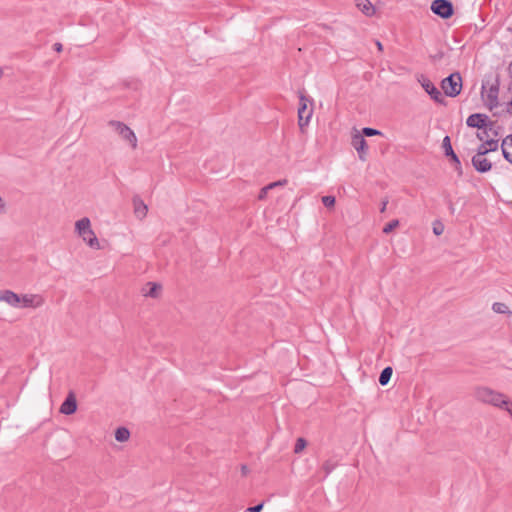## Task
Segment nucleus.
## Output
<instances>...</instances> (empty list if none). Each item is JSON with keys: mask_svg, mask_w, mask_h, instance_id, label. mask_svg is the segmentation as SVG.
<instances>
[{"mask_svg": "<svg viewBox=\"0 0 512 512\" xmlns=\"http://www.w3.org/2000/svg\"><path fill=\"white\" fill-rule=\"evenodd\" d=\"M421 85H422L423 89L431 96V98L435 102H437V103L443 102L444 97H443L442 93L438 90L437 87H435V85L429 79L423 78L421 81Z\"/></svg>", "mask_w": 512, "mask_h": 512, "instance_id": "nucleus-9", "label": "nucleus"}, {"mask_svg": "<svg viewBox=\"0 0 512 512\" xmlns=\"http://www.w3.org/2000/svg\"><path fill=\"white\" fill-rule=\"evenodd\" d=\"M498 149V140H486L481 143L477 148V153L472 157V164L474 168L480 172L485 173L491 170L492 163L485 155L489 152L496 151Z\"/></svg>", "mask_w": 512, "mask_h": 512, "instance_id": "nucleus-2", "label": "nucleus"}, {"mask_svg": "<svg viewBox=\"0 0 512 512\" xmlns=\"http://www.w3.org/2000/svg\"><path fill=\"white\" fill-rule=\"evenodd\" d=\"M308 101L309 100L304 95L300 96V103L298 108V124L301 130H303V128L309 124L313 113L312 109H307Z\"/></svg>", "mask_w": 512, "mask_h": 512, "instance_id": "nucleus-6", "label": "nucleus"}, {"mask_svg": "<svg viewBox=\"0 0 512 512\" xmlns=\"http://www.w3.org/2000/svg\"><path fill=\"white\" fill-rule=\"evenodd\" d=\"M501 148L504 158L512 164V134L503 139Z\"/></svg>", "mask_w": 512, "mask_h": 512, "instance_id": "nucleus-16", "label": "nucleus"}, {"mask_svg": "<svg viewBox=\"0 0 512 512\" xmlns=\"http://www.w3.org/2000/svg\"><path fill=\"white\" fill-rule=\"evenodd\" d=\"M306 445H307V443H306L305 439L298 438L296 441L295 447H294V452L295 453L302 452L305 449Z\"/></svg>", "mask_w": 512, "mask_h": 512, "instance_id": "nucleus-25", "label": "nucleus"}, {"mask_svg": "<svg viewBox=\"0 0 512 512\" xmlns=\"http://www.w3.org/2000/svg\"><path fill=\"white\" fill-rule=\"evenodd\" d=\"M387 204H388V199H384V200L382 201V205H381V208H380V211H381V212H385L386 207H387Z\"/></svg>", "mask_w": 512, "mask_h": 512, "instance_id": "nucleus-34", "label": "nucleus"}, {"mask_svg": "<svg viewBox=\"0 0 512 512\" xmlns=\"http://www.w3.org/2000/svg\"><path fill=\"white\" fill-rule=\"evenodd\" d=\"M130 437V432L125 427H119L115 431V439L119 442H126Z\"/></svg>", "mask_w": 512, "mask_h": 512, "instance_id": "nucleus-19", "label": "nucleus"}, {"mask_svg": "<svg viewBox=\"0 0 512 512\" xmlns=\"http://www.w3.org/2000/svg\"><path fill=\"white\" fill-rule=\"evenodd\" d=\"M399 226V221L397 219L395 220H392L390 221L389 223H387L384 228H383V232L385 234H389L390 232H392L395 228H397Z\"/></svg>", "mask_w": 512, "mask_h": 512, "instance_id": "nucleus-23", "label": "nucleus"}, {"mask_svg": "<svg viewBox=\"0 0 512 512\" xmlns=\"http://www.w3.org/2000/svg\"><path fill=\"white\" fill-rule=\"evenodd\" d=\"M162 286L155 282H148L142 288V294L145 297L158 298L161 294Z\"/></svg>", "mask_w": 512, "mask_h": 512, "instance_id": "nucleus-14", "label": "nucleus"}, {"mask_svg": "<svg viewBox=\"0 0 512 512\" xmlns=\"http://www.w3.org/2000/svg\"><path fill=\"white\" fill-rule=\"evenodd\" d=\"M452 159V161L457 165V166H460V161H459V158L458 156L453 152V154H450L449 155Z\"/></svg>", "mask_w": 512, "mask_h": 512, "instance_id": "nucleus-32", "label": "nucleus"}, {"mask_svg": "<svg viewBox=\"0 0 512 512\" xmlns=\"http://www.w3.org/2000/svg\"><path fill=\"white\" fill-rule=\"evenodd\" d=\"M77 410V401L75 395L71 392L60 406V413L64 415L74 414Z\"/></svg>", "mask_w": 512, "mask_h": 512, "instance_id": "nucleus-11", "label": "nucleus"}, {"mask_svg": "<svg viewBox=\"0 0 512 512\" xmlns=\"http://www.w3.org/2000/svg\"><path fill=\"white\" fill-rule=\"evenodd\" d=\"M21 295L11 290H4L0 293V302H4L13 308H20Z\"/></svg>", "mask_w": 512, "mask_h": 512, "instance_id": "nucleus-10", "label": "nucleus"}, {"mask_svg": "<svg viewBox=\"0 0 512 512\" xmlns=\"http://www.w3.org/2000/svg\"><path fill=\"white\" fill-rule=\"evenodd\" d=\"M362 133H363L364 136H368V137L381 134V132L379 130H376V129H373V128H369V127L363 128Z\"/></svg>", "mask_w": 512, "mask_h": 512, "instance_id": "nucleus-28", "label": "nucleus"}, {"mask_svg": "<svg viewBox=\"0 0 512 512\" xmlns=\"http://www.w3.org/2000/svg\"><path fill=\"white\" fill-rule=\"evenodd\" d=\"M357 7L366 16H372L375 13V8L369 0H358Z\"/></svg>", "mask_w": 512, "mask_h": 512, "instance_id": "nucleus-18", "label": "nucleus"}, {"mask_svg": "<svg viewBox=\"0 0 512 512\" xmlns=\"http://www.w3.org/2000/svg\"><path fill=\"white\" fill-rule=\"evenodd\" d=\"M134 213L139 219H143L147 215L148 208L145 203L140 199H134Z\"/></svg>", "mask_w": 512, "mask_h": 512, "instance_id": "nucleus-17", "label": "nucleus"}, {"mask_svg": "<svg viewBox=\"0 0 512 512\" xmlns=\"http://www.w3.org/2000/svg\"><path fill=\"white\" fill-rule=\"evenodd\" d=\"M443 148L447 156L453 154L454 152L450 143V138L448 136L444 137L443 139Z\"/></svg>", "mask_w": 512, "mask_h": 512, "instance_id": "nucleus-26", "label": "nucleus"}, {"mask_svg": "<svg viewBox=\"0 0 512 512\" xmlns=\"http://www.w3.org/2000/svg\"><path fill=\"white\" fill-rule=\"evenodd\" d=\"M444 232V225L441 221L436 220L433 222V233L436 236H440Z\"/></svg>", "mask_w": 512, "mask_h": 512, "instance_id": "nucleus-24", "label": "nucleus"}, {"mask_svg": "<svg viewBox=\"0 0 512 512\" xmlns=\"http://www.w3.org/2000/svg\"><path fill=\"white\" fill-rule=\"evenodd\" d=\"M5 208H6L5 202L2 199V197L0 196V214L5 212Z\"/></svg>", "mask_w": 512, "mask_h": 512, "instance_id": "nucleus-33", "label": "nucleus"}, {"mask_svg": "<svg viewBox=\"0 0 512 512\" xmlns=\"http://www.w3.org/2000/svg\"><path fill=\"white\" fill-rule=\"evenodd\" d=\"M474 397L482 403L507 411L512 418V402L504 394L492 390L491 388L480 386L475 388Z\"/></svg>", "mask_w": 512, "mask_h": 512, "instance_id": "nucleus-1", "label": "nucleus"}, {"mask_svg": "<svg viewBox=\"0 0 512 512\" xmlns=\"http://www.w3.org/2000/svg\"><path fill=\"white\" fill-rule=\"evenodd\" d=\"M492 310L498 314H511L509 307L502 302L493 303Z\"/></svg>", "mask_w": 512, "mask_h": 512, "instance_id": "nucleus-21", "label": "nucleus"}, {"mask_svg": "<svg viewBox=\"0 0 512 512\" xmlns=\"http://www.w3.org/2000/svg\"><path fill=\"white\" fill-rule=\"evenodd\" d=\"M487 116L483 114H472L467 118L469 127L478 128L479 130L486 127Z\"/></svg>", "mask_w": 512, "mask_h": 512, "instance_id": "nucleus-15", "label": "nucleus"}, {"mask_svg": "<svg viewBox=\"0 0 512 512\" xmlns=\"http://www.w3.org/2000/svg\"><path fill=\"white\" fill-rule=\"evenodd\" d=\"M54 49H55L57 52L62 51V44H60V43H55V44H54Z\"/></svg>", "mask_w": 512, "mask_h": 512, "instance_id": "nucleus-36", "label": "nucleus"}, {"mask_svg": "<svg viewBox=\"0 0 512 512\" xmlns=\"http://www.w3.org/2000/svg\"><path fill=\"white\" fill-rule=\"evenodd\" d=\"M108 126L124 141H126L132 149L137 148V137L132 129L121 121L111 120Z\"/></svg>", "mask_w": 512, "mask_h": 512, "instance_id": "nucleus-4", "label": "nucleus"}, {"mask_svg": "<svg viewBox=\"0 0 512 512\" xmlns=\"http://www.w3.org/2000/svg\"><path fill=\"white\" fill-rule=\"evenodd\" d=\"M241 473L243 476H246L249 473V469L246 465L241 466Z\"/></svg>", "mask_w": 512, "mask_h": 512, "instance_id": "nucleus-35", "label": "nucleus"}, {"mask_svg": "<svg viewBox=\"0 0 512 512\" xmlns=\"http://www.w3.org/2000/svg\"><path fill=\"white\" fill-rule=\"evenodd\" d=\"M286 184H287L286 179L278 180L276 182H272V183L268 184V188L274 189L275 187L285 186Z\"/></svg>", "mask_w": 512, "mask_h": 512, "instance_id": "nucleus-29", "label": "nucleus"}, {"mask_svg": "<svg viewBox=\"0 0 512 512\" xmlns=\"http://www.w3.org/2000/svg\"><path fill=\"white\" fill-rule=\"evenodd\" d=\"M20 308H39L45 303V299L40 294L21 295Z\"/></svg>", "mask_w": 512, "mask_h": 512, "instance_id": "nucleus-8", "label": "nucleus"}, {"mask_svg": "<svg viewBox=\"0 0 512 512\" xmlns=\"http://www.w3.org/2000/svg\"><path fill=\"white\" fill-rule=\"evenodd\" d=\"M441 88L446 96L456 97L462 88V78L459 73H453L442 80Z\"/></svg>", "mask_w": 512, "mask_h": 512, "instance_id": "nucleus-5", "label": "nucleus"}, {"mask_svg": "<svg viewBox=\"0 0 512 512\" xmlns=\"http://www.w3.org/2000/svg\"><path fill=\"white\" fill-rule=\"evenodd\" d=\"M335 197L334 196H323L322 197V203L324 206L328 208H332L335 205Z\"/></svg>", "mask_w": 512, "mask_h": 512, "instance_id": "nucleus-27", "label": "nucleus"}, {"mask_svg": "<svg viewBox=\"0 0 512 512\" xmlns=\"http://www.w3.org/2000/svg\"><path fill=\"white\" fill-rule=\"evenodd\" d=\"M74 230L88 247L96 250L102 249L100 241L92 229L91 220L88 217L77 220L74 225Z\"/></svg>", "mask_w": 512, "mask_h": 512, "instance_id": "nucleus-3", "label": "nucleus"}, {"mask_svg": "<svg viewBox=\"0 0 512 512\" xmlns=\"http://www.w3.org/2000/svg\"><path fill=\"white\" fill-rule=\"evenodd\" d=\"M509 73H510V76H511V78H512V62H511V63H510V65H509Z\"/></svg>", "mask_w": 512, "mask_h": 512, "instance_id": "nucleus-38", "label": "nucleus"}, {"mask_svg": "<svg viewBox=\"0 0 512 512\" xmlns=\"http://www.w3.org/2000/svg\"><path fill=\"white\" fill-rule=\"evenodd\" d=\"M352 146L356 149L361 160H365V153L367 150V142L364 136L360 133H356L352 136Z\"/></svg>", "mask_w": 512, "mask_h": 512, "instance_id": "nucleus-12", "label": "nucleus"}, {"mask_svg": "<svg viewBox=\"0 0 512 512\" xmlns=\"http://www.w3.org/2000/svg\"><path fill=\"white\" fill-rule=\"evenodd\" d=\"M376 46L379 51H383V45L380 41H376Z\"/></svg>", "mask_w": 512, "mask_h": 512, "instance_id": "nucleus-37", "label": "nucleus"}, {"mask_svg": "<svg viewBox=\"0 0 512 512\" xmlns=\"http://www.w3.org/2000/svg\"><path fill=\"white\" fill-rule=\"evenodd\" d=\"M263 509V503H260L256 506H252V507H249L247 508V512H261Z\"/></svg>", "mask_w": 512, "mask_h": 512, "instance_id": "nucleus-31", "label": "nucleus"}, {"mask_svg": "<svg viewBox=\"0 0 512 512\" xmlns=\"http://www.w3.org/2000/svg\"><path fill=\"white\" fill-rule=\"evenodd\" d=\"M431 10L436 15L446 19L453 14V7L448 0H434L431 4Z\"/></svg>", "mask_w": 512, "mask_h": 512, "instance_id": "nucleus-7", "label": "nucleus"}, {"mask_svg": "<svg viewBox=\"0 0 512 512\" xmlns=\"http://www.w3.org/2000/svg\"><path fill=\"white\" fill-rule=\"evenodd\" d=\"M271 189L268 188V185H266L265 187H263L261 190H260V193L258 195V199L259 200H264L266 197H267V194H268V191H270Z\"/></svg>", "mask_w": 512, "mask_h": 512, "instance_id": "nucleus-30", "label": "nucleus"}, {"mask_svg": "<svg viewBox=\"0 0 512 512\" xmlns=\"http://www.w3.org/2000/svg\"><path fill=\"white\" fill-rule=\"evenodd\" d=\"M392 373H393V370L391 367H386L382 370L380 376H379V383L382 385V386H385L388 384V382L390 381L391 379V376H392Z\"/></svg>", "mask_w": 512, "mask_h": 512, "instance_id": "nucleus-20", "label": "nucleus"}, {"mask_svg": "<svg viewBox=\"0 0 512 512\" xmlns=\"http://www.w3.org/2000/svg\"><path fill=\"white\" fill-rule=\"evenodd\" d=\"M489 132L494 133L492 131V129H489V131H488L487 128L484 127L482 129L478 130L476 136L479 139V141H481L482 143H484L486 140H494L493 138H490Z\"/></svg>", "mask_w": 512, "mask_h": 512, "instance_id": "nucleus-22", "label": "nucleus"}, {"mask_svg": "<svg viewBox=\"0 0 512 512\" xmlns=\"http://www.w3.org/2000/svg\"><path fill=\"white\" fill-rule=\"evenodd\" d=\"M482 97L485 104L489 109L496 108L498 106V88L491 86L485 93H482Z\"/></svg>", "mask_w": 512, "mask_h": 512, "instance_id": "nucleus-13", "label": "nucleus"}]
</instances>
